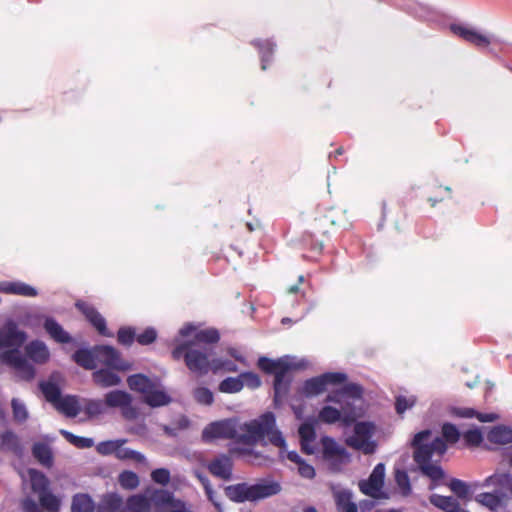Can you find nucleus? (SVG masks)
Wrapping results in <instances>:
<instances>
[{
	"instance_id": "1",
	"label": "nucleus",
	"mask_w": 512,
	"mask_h": 512,
	"mask_svg": "<svg viewBox=\"0 0 512 512\" xmlns=\"http://www.w3.org/2000/svg\"><path fill=\"white\" fill-rule=\"evenodd\" d=\"M30 487L34 494L39 498V504L31 497L26 496L20 501V507L23 512H58L60 502L50 489L48 477L41 471L29 468L27 470Z\"/></svg>"
},
{
	"instance_id": "2",
	"label": "nucleus",
	"mask_w": 512,
	"mask_h": 512,
	"mask_svg": "<svg viewBox=\"0 0 512 512\" xmlns=\"http://www.w3.org/2000/svg\"><path fill=\"white\" fill-rule=\"evenodd\" d=\"M280 482L268 477L259 479L254 484L241 482L224 487L225 496L234 503L257 502L279 494Z\"/></svg>"
},
{
	"instance_id": "3",
	"label": "nucleus",
	"mask_w": 512,
	"mask_h": 512,
	"mask_svg": "<svg viewBox=\"0 0 512 512\" xmlns=\"http://www.w3.org/2000/svg\"><path fill=\"white\" fill-rule=\"evenodd\" d=\"M257 366L264 373L274 375L273 404L275 408H280L290 391L292 376L289 372L293 368L292 365L284 358L274 360L261 356L257 361Z\"/></svg>"
},
{
	"instance_id": "4",
	"label": "nucleus",
	"mask_w": 512,
	"mask_h": 512,
	"mask_svg": "<svg viewBox=\"0 0 512 512\" xmlns=\"http://www.w3.org/2000/svg\"><path fill=\"white\" fill-rule=\"evenodd\" d=\"M174 360L183 359L188 370L198 376L211 371L213 349H204L197 343L184 341L175 346L171 352Z\"/></svg>"
},
{
	"instance_id": "5",
	"label": "nucleus",
	"mask_w": 512,
	"mask_h": 512,
	"mask_svg": "<svg viewBox=\"0 0 512 512\" xmlns=\"http://www.w3.org/2000/svg\"><path fill=\"white\" fill-rule=\"evenodd\" d=\"M432 431L429 429L416 433L411 441L413 459L417 465L430 462L433 455L442 457L447 451V445L441 437L431 440Z\"/></svg>"
},
{
	"instance_id": "6",
	"label": "nucleus",
	"mask_w": 512,
	"mask_h": 512,
	"mask_svg": "<svg viewBox=\"0 0 512 512\" xmlns=\"http://www.w3.org/2000/svg\"><path fill=\"white\" fill-rule=\"evenodd\" d=\"M347 380L343 372H326L304 381L298 393L305 398H313L323 393L328 385H339Z\"/></svg>"
},
{
	"instance_id": "7",
	"label": "nucleus",
	"mask_w": 512,
	"mask_h": 512,
	"mask_svg": "<svg viewBox=\"0 0 512 512\" xmlns=\"http://www.w3.org/2000/svg\"><path fill=\"white\" fill-rule=\"evenodd\" d=\"M104 401L108 408H119L125 420L133 421L139 416L138 408L133 405V397L127 391H109L104 395Z\"/></svg>"
},
{
	"instance_id": "8",
	"label": "nucleus",
	"mask_w": 512,
	"mask_h": 512,
	"mask_svg": "<svg viewBox=\"0 0 512 512\" xmlns=\"http://www.w3.org/2000/svg\"><path fill=\"white\" fill-rule=\"evenodd\" d=\"M322 456L329 463L330 469L334 472L341 470L344 464L350 461V454L337 441L330 436L321 438Z\"/></svg>"
},
{
	"instance_id": "9",
	"label": "nucleus",
	"mask_w": 512,
	"mask_h": 512,
	"mask_svg": "<svg viewBox=\"0 0 512 512\" xmlns=\"http://www.w3.org/2000/svg\"><path fill=\"white\" fill-rule=\"evenodd\" d=\"M202 439L209 442L213 439H232L238 443L237 422L234 419L215 421L207 425L202 432Z\"/></svg>"
},
{
	"instance_id": "10",
	"label": "nucleus",
	"mask_w": 512,
	"mask_h": 512,
	"mask_svg": "<svg viewBox=\"0 0 512 512\" xmlns=\"http://www.w3.org/2000/svg\"><path fill=\"white\" fill-rule=\"evenodd\" d=\"M96 351H98V362L108 368L117 371H128L132 369V364L123 360L120 352L113 346L96 345Z\"/></svg>"
},
{
	"instance_id": "11",
	"label": "nucleus",
	"mask_w": 512,
	"mask_h": 512,
	"mask_svg": "<svg viewBox=\"0 0 512 512\" xmlns=\"http://www.w3.org/2000/svg\"><path fill=\"white\" fill-rule=\"evenodd\" d=\"M385 479V465L378 463L367 480H361L359 482L360 491L367 496L374 499L381 497V489L384 485Z\"/></svg>"
},
{
	"instance_id": "12",
	"label": "nucleus",
	"mask_w": 512,
	"mask_h": 512,
	"mask_svg": "<svg viewBox=\"0 0 512 512\" xmlns=\"http://www.w3.org/2000/svg\"><path fill=\"white\" fill-rule=\"evenodd\" d=\"M370 429L371 426L367 422L357 423L354 427L355 435L346 440L347 445L356 450H362L365 454L373 453L375 450V444L368 441L371 433Z\"/></svg>"
},
{
	"instance_id": "13",
	"label": "nucleus",
	"mask_w": 512,
	"mask_h": 512,
	"mask_svg": "<svg viewBox=\"0 0 512 512\" xmlns=\"http://www.w3.org/2000/svg\"><path fill=\"white\" fill-rule=\"evenodd\" d=\"M75 307L84 315L86 320L98 331L100 335L105 337L113 336L107 328L106 320L92 304L83 300H78L75 303Z\"/></svg>"
},
{
	"instance_id": "14",
	"label": "nucleus",
	"mask_w": 512,
	"mask_h": 512,
	"mask_svg": "<svg viewBox=\"0 0 512 512\" xmlns=\"http://www.w3.org/2000/svg\"><path fill=\"white\" fill-rule=\"evenodd\" d=\"M207 469L213 476L229 481L233 475V460L226 454H219L208 463Z\"/></svg>"
},
{
	"instance_id": "15",
	"label": "nucleus",
	"mask_w": 512,
	"mask_h": 512,
	"mask_svg": "<svg viewBox=\"0 0 512 512\" xmlns=\"http://www.w3.org/2000/svg\"><path fill=\"white\" fill-rule=\"evenodd\" d=\"M450 30L463 40L473 44L478 48L487 47L491 40L486 35L479 33L477 30L473 28L466 27L461 24H451Z\"/></svg>"
},
{
	"instance_id": "16",
	"label": "nucleus",
	"mask_w": 512,
	"mask_h": 512,
	"mask_svg": "<svg viewBox=\"0 0 512 512\" xmlns=\"http://www.w3.org/2000/svg\"><path fill=\"white\" fill-rule=\"evenodd\" d=\"M26 338V333L19 330L15 323H9L4 329L0 330V349L18 348L25 342Z\"/></svg>"
},
{
	"instance_id": "17",
	"label": "nucleus",
	"mask_w": 512,
	"mask_h": 512,
	"mask_svg": "<svg viewBox=\"0 0 512 512\" xmlns=\"http://www.w3.org/2000/svg\"><path fill=\"white\" fill-rule=\"evenodd\" d=\"M318 418L321 422L326 424H334L338 421H342L347 426L353 424L356 420V416L353 412H346L344 410L342 413L339 409L329 405L322 407L319 411Z\"/></svg>"
},
{
	"instance_id": "18",
	"label": "nucleus",
	"mask_w": 512,
	"mask_h": 512,
	"mask_svg": "<svg viewBox=\"0 0 512 512\" xmlns=\"http://www.w3.org/2000/svg\"><path fill=\"white\" fill-rule=\"evenodd\" d=\"M0 292L24 297H36L38 295L36 288L22 281H1Z\"/></svg>"
},
{
	"instance_id": "19",
	"label": "nucleus",
	"mask_w": 512,
	"mask_h": 512,
	"mask_svg": "<svg viewBox=\"0 0 512 512\" xmlns=\"http://www.w3.org/2000/svg\"><path fill=\"white\" fill-rule=\"evenodd\" d=\"M240 429L245 431V433H238V443L240 444L254 445L258 439L265 435L257 420L244 423Z\"/></svg>"
},
{
	"instance_id": "20",
	"label": "nucleus",
	"mask_w": 512,
	"mask_h": 512,
	"mask_svg": "<svg viewBox=\"0 0 512 512\" xmlns=\"http://www.w3.org/2000/svg\"><path fill=\"white\" fill-rule=\"evenodd\" d=\"M43 327L57 343L68 344L73 342V337L53 317H45Z\"/></svg>"
},
{
	"instance_id": "21",
	"label": "nucleus",
	"mask_w": 512,
	"mask_h": 512,
	"mask_svg": "<svg viewBox=\"0 0 512 512\" xmlns=\"http://www.w3.org/2000/svg\"><path fill=\"white\" fill-rule=\"evenodd\" d=\"M73 361L80 367L86 370H93L97 366L98 362V351H96V345L89 348H80L72 355Z\"/></svg>"
},
{
	"instance_id": "22",
	"label": "nucleus",
	"mask_w": 512,
	"mask_h": 512,
	"mask_svg": "<svg viewBox=\"0 0 512 512\" xmlns=\"http://www.w3.org/2000/svg\"><path fill=\"white\" fill-rule=\"evenodd\" d=\"M126 381L132 391L141 393L143 397L150 392V389L158 386L156 381L142 373L129 375Z\"/></svg>"
},
{
	"instance_id": "23",
	"label": "nucleus",
	"mask_w": 512,
	"mask_h": 512,
	"mask_svg": "<svg viewBox=\"0 0 512 512\" xmlns=\"http://www.w3.org/2000/svg\"><path fill=\"white\" fill-rule=\"evenodd\" d=\"M430 503L444 512H469L463 509L459 501L452 496H443L440 494H432L429 497Z\"/></svg>"
},
{
	"instance_id": "24",
	"label": "nucleus",
	"mask_w": 512,
	"mask_h": 512,
	"mask_svg": "<svg viewBox=\"0 0 512 512\" xmlns=\"http://www.w3.org/2000/svg\"><path fill=\"white\" fill-rule=\"evenodd\" d=\"M28 357L37 364H45L50 358L47 345L40 340L30 342L26 347Z\"/></svg>"
},
{
	"instance_id": "25",
	"label": "nucleus",
	"mask_w": 512,
	"mask_h": 512,
	"mask_svg": "<svg viewBox=\"0 0 512 512\" xmlns=\"http://www.w3.org/2000/svg\"><path fill=\"white\" fill-rule=\"evenodd\" d=\"M219 340V331L215 328H208L196 331L194 333L193 339L186 341L189 343H197V345L204 349H212L210 345L217 343Z\"/></svg>"
},
{
	"instance_id": "26",
	"label": "nucleus",
	"mask_w": 512,
	"mask_h": 512,
	"mask_svg": "<svg viewBox=\"0 0 512 512\" xmlns=\"http://www.w3.org/2000/svg\"><path fill=\"white\" fill-rule=\"evenodd\" d=\"M54 407L57 411L69 418L76 417L81 411L78 398L74 395L63 396Z\"/></svg>"
},
{
	"instance_id": "27",
	"label": "nucleus",
	"mask_w": 512,
	"mask_h": 512,
	"mask_svg": "<svg viewBox=\"0 0 512 512\" xmlns=\"http://www.w3.org/2000/svg\"><path fill=\"white\" fill-rule=\"evenodd\" d=\"M112 370L107 367L95 371L93 373V381L103 388L118 386L121 384V378Z\"/></svg>"
},
{
	"instance_id": "28",
	"label": "nucleus",
	"mask_w": 512,
	"mask_h": 512,
	"mask_svg": "<svg viewBox=\"0 0 512 512\" xmlns=\"http://www.w3.org/2000/svg\"><path fill=\"white\" fill-rule=\"evenodd\" d=\"M504 498L505 494L503 492L495 490L494 492L480 493L475 497V500L491 511H497L503 505Z\"/></svg>"
},
{
	"instance_id": "29",
	"label": "nucleus",
	"mask_w": 512,
	"mask_h": 512,
	"mask_svg": "<svg viewBox=\"0 0 512 512\" xmlns=\"http://www.w3.org/2000/svg\"><path fill=\"white\" fill-rule=\"evenodd\" d=\"M353 493L349 489L334 492V499L339 512H358L356 503L352 501Z\"/></svg>"
},
{
	"instance_id": "30",
	"label": "nucleus",
	"mask_w": 512,
	"mask_h": 512,
	"mask_svg": "<svg viewBox=\"0 0 512 512\" xmlns=\"http://www.w3.org/2000/svg\"><path fill=\"white\" fill-rule=\"evenodd\" d=\"M33 457L44 467L53 466V453L50 446L43 442H36L32 446Z\"/></svg>"
},
{
	"instance_id": "31",
	"label": "nucleus",
	"mask_w": 512,
	"mask_h": 512,
	"mask_svg": "<svg viewBox=\"0 0 512 512\" xmlns=\"http://www.w3.org/2000/svg\"><path fill=\"white\" fill-rule=\"evenodd\" d=\"M157 387L150 389V392L143 397V401L152 408L166 406L172 401L168 393L164 390H159Z\"/></svg>"
},
{
	"instance_id": "32",
	"label": "nucleus",
	"mask_w": 512,
	"mask_h": 512,
	"mask_svg": "<svg viewBox=\"0 0 512 512\" xmlns=\"http://www.w3.org/2000/svg\"><path fill=\"white\" fill-rule=\"evenodd\" d=\"M487 439L494 444L512 443V429L505 425H497L488 432Z\"/></svg>"
},
{
	"instance_id": "33",
	"label": "nucleus",
	"mask_w": 512,
	"mask_h": 512,
	"mask_svg": "<svg viewBox=\"0 0 512 512\" xmlns=\"http://www.w3.org/2000/svg\"><path fill=\"white\" fill-rule=\"evenodd\" d=\"M95 503L86 493H77L72 497L71 512H94Z\"/></svg>"
},
{
	"instance_id": "34",
	"label": "nucleus",
	"mask_w": 512,
	"mask_h": 512,
	"mask_svg": "<svg viewBox=\"0 0 512 512\" xmlns=\"http://www.w3.org/2000/svg\"><path fill=\"white\" fill-rule=\"evenodd\" d=\"M449 489L456 495L457 498L470 501L472 499V490L469 484L458 478H451L446 483Z\"/></svg>"
},
{
	"instance_id": "35",
	"label": "nucleus",
	"mask_w": 512,
	"mask_h": 512,
	"mask_svg": "<svg viewBox=\"0 0 512 512\" xmlns=\"http://www.w3.org/2000/svg\"><path fill=\"white\" fill-rule=\"evenodd\" d=\"M252 44L258 48L260 56H261V68L262 70L267 69V65L272 60V55L274 53L275 43L270 40H255Z\"/></svg>"
},
{
	"instance_id": "36",
	"label": "nucleus",
	"mask_w": 512,
	"mask_h": 512,
	"mask_svg": "<svg viewBox=\"0 0 512 512\" xmlns=\"http://www.w3.org/2000/svg\"><path fill=\"white\" fill-rule=\"evenodd\" d=\"M123 499L117 493H108L103 496L97 512H116L122 506Z\"/></svg>"
},
{
	"instance_id": "37",
	"label": "nucleus",
	"mask_w": 512,
	"mask_h": 512,
	"mask_svg": "<svg viewBox=\"0 0 512 512\" xmlns=\"http://www.w3.org/2000/svg\"><path fill=\"white\" fill-rule=\"evenodd\" d=\"M126 508L131 512H149L151 509L149 497L142 494L132 495L126 501Z\"/></svg>"
},
{
	"instance_id": "38",
	"label": "nucleus",
	"mask_w": 512,
	"mask_h": 512,
	"mask_svg": "<svg viewBox=\"0 0 512 512\" xmlns=\"http://www.w3.org/2000/svg\"><path fill=\"white\" fill-rule=\"evenodd\" d=\"M40 390L43 393L45 399L55 406L58 401L62 398L60 387L51 381H42L39 384Z\"/></svg>"
},
{
	"instance_id": "39",
	"label": "nucleus",
	"mask_w": 512,
	"mask_h": 512,
	"mask_svg": "<svg viewBox=\"0 0 512 512\" xmlns=\"http://www.w3.org/2000/svg\"><path fill=\"white\" fill-rule=\"evenodd\" d=\"M244 388V383L241 380V373L236 377H227L223 379L219 385L218 390L222 393L234 394L240 392Z\"/></svg>"
},
{
	"instance_id": "40",
	"label": "nucleus",
	"mask_w": 512,
	"mask_h": 512,
	"mask_svg": "<svg viewBox=\"0 0 512 512\" xmlns=\"http://www.w3.org/2000/svg\"><path fill=\"white\" fill-rule=\"evenodd\" d=\"M150 504L155 505L157 507H162L166 505H176V501H174L173 494L164 489H156L149 496Z\"/></svg>"
},
{
	"instance_id": "41",
	"label": "nucleus",
	"mask_w": 512,
	"mask_h": 512,
	"mask_svg": "<svg viewBox=\"0 0 512 512\" xmlns=\"http://www.w3.org/2000/svg\"><path fill=\"white\" fill-rule=\"evenodd\" d=\"M418 467L421 473L427 476L435 484L445 477V471L442 467L440 465L432 464L431 461L420 464Z\"/></svg>"
},
{
	"instance_id": "42",
	"label": "nucleus",
	"mask_w": 512,
	"mask_h": 512,
	"mask_svg": "<svg viewBox=\"0 0 512 512\" xmlns=\"http://www.w3.org/2000/svg\"><path fill=\"white\" fill-rule=\"evenodd\" d=\"M298 433L302 442V450L307 454H311L312 449L308 448L305 442H312L316 437L314 424L311 422H304L300 425Z\"/></svg>"
},
{
	"instance_id": "43",
	"label": "nucleus",
	"mask_w": 512,
	"mask_h": 512,
	"mask_svg": "<svg viewBox=\"0 0 512 512\" xmlns=\"http://www.w3.org/2000/svg\"><path fill=\"white\" fill-rule=\"evenodd\" d=\"M105 401L101 399H87L83 408L88 418H95L105 412Z\"/></svg>"
},
{
	"instance_id": "44",
	"label": "nucleus",
	"mask_w": 512,
	"mask_h": 512,
	"mask_svg": "<svg viewBox=\"0 0 512 512\" xmlns=\"http://www.w3.org/2000/svg\"><path fill=\"white\" fill-rule=\"evenodd\" d=\"M60 434L72 445L77 448H91L94 445V441L92 438L82 437L74 435L73 433L67 430H61Z\"/></svg>"
},
{
	"instance_id": "45",
	"label": "nucleus",
	"mask_w": 512,
	"mask_h": 512,
	"mask_svg": "<svg viewBox=\"0 0 512 512\" xmlns=\"http://www.w3.org/2000/svg\"><path fill=\"white\" fill-rule=\"evenodd\" d=\"M220 371L235 373L238 371V366L234 361L229 359L213 358L211 372L217 374Z\"/></svg>"
},
{
	"instance_id": "46",
	"label": "nucleus",
	"mask_w": 512,
	"mask_h": 512,
	"mask_svg": "<svg viewBox=\"0 0 512 512\" xmlns=\"http://www.w3.org/2000/svg\"><path fill=\"white\" fill-rule=\"evenodd\" d=\"M19 448L17 436L12 431H5L0 435V449L2 451H16Z\"/></svg>"
},
{
	"instance_id": "47",
	"label": "nucleus",
	"mask_w": 512,
	"mask_h": 512,
	"mask_svg": "<svg viewBox=\"0 0 512 512\" xmlns=\"http://www.w3.org/2000/svg\"><path fill=\"white\" fill-rule=\"evenodd\" d=\"M126 442L125 439L102 441L97 444L96 450L101 455H116L117 448Z\"/></svg>"
},
{
	"instance_id": "48",
	"label": "nucleus",
	"mask_w": 512,
	"mask_h": 512,
	"mask_svg": "<svg viewBox=\"0 0 512 512\" xmlns=\"http://www.w3.org/2000/svg\"><path fill=\"white\" fill-rule=\"evenodd\" d=\"M115 456L120 460H134L137 463H145L146 461V457L141 452L122 446L117 448Z\"/></svg>"
},
{
	"instance_id": "49",
	"label": "nucleus",
	"mask_w": 512,
	"mask_h": 512,
	"mask_svg": "<svg viewBox=\"0 0 512 512\" xmlns=\"http://www.w3.org/2000/svg\"><path fill=\"white\" fill-rule=\"evenodd\" d=\"M136 331L133 327L124 326L120 327L117 332V341L119 344L130 347L136 340Z\"/></svg>"
},
{
	"instance_id": "50",
	"label": "nucleus",
	"mask_w": 512,
	"mask_h": 512,
	"mask_svg": "<svg viewBox=\"0 0 512 512\" xmlns=\"http://www.w3.org/2000/svg\"><path fill=\"white\" fill-rule=\"evenodd\" d=\"M0 357L3 363L14 369L17 368L20 365V363L24 360V357L21 355L18 348L3 351Z\"/></svg>"
},
{
	"instance_id": "51",
	"label": "nucleus",
	"mask_w": 512,
	"mask_h": 512,
	"mask_svg": "<svg viewBox=\"0 0 512 512\" xmlns=\"http://www.w3.org/2000/svg\"><path fill=\"white\" fill-rule=\"evenodd\" d=\"M119 484L122 488L132 490L139 485V477L133 471H123L118 478Z\"/></svg>"
},
{
	"instance_id": "52",
	"label": "nucleus",
	"mask_w": 512,
	"mask_h": 512,
	"mask_svg": "<svg viewBox=\"0 0 512 512\" xmlns=\"http://www.w3.org/2000/svg\"><path fill=\"white\" fill-rule=\"evenodd\" d=\"M441 438L446 444H455L460 439V432L454 424L447 422L442 425Z\"/></svg>"
},
{
	"instance_id": "53",
	"label": "nucleus",
	"mask_w": 512,
	"mask_h": 512,
	"mask_svg": "<svg viewBox=\"0 0 512 512\" xmlns=\"http://www.w3.org/2000/svg\"><path fill=\"white\" fill-rule=\"evenodd\" d=\"M195 401L202 405H211L214 402V395L207 387H197L193 391Z\"/></svg>"
},
{
	"instance_id": "54",
	"label": "nucleus",
	"mask_w": 512,
	"mask_h": 512,
	"mask_svg": "<svg viewBox=\"0 0 512 512\" xmlns=\"http://www.w3.org/2000/svg\"><path fill=\"white\" fill-rule=\"evenodd\" d=\"M415 396L398 395L395 398V410L397 414L402 415L406 410L411 409L416 404Z\"/></svg>"
},
{
	"instance_id": "55",
	"label": "nucleus",
	"mask_w": 512,
	"mask_h": 512,
	"mask_svg": "<svg viewBox=\"0 0 512 512\" xmlns=\"http://www.w3.org/2000/svg\"><path fill=\"white\" fill-rule=\"evenodd\" d=\"M11 407L13 411V417L15 421L19 423H23L28 418V411L26 409V406L23 402H21L17 398H13L11 401Z\"/></svg>"
},
{
	"instance_id": "56",
	"label": "nucleus",
	"mask_w": 512,
	"mask_h": 512,
	"mask_svg": "<svg viewBox=\"0 0 512 512\" xmlns=\"http://www.w3.org/2000/svg\"><path fill=\"white\" fill-rule=\"evenodd\" d=\"M395 481L398 487L401 489V493L404 496H407L411 492L410 479L405 470H396L395 472Z\"/></svg>"
},
{
	"instance_id": "57",
	"label": "nucleus",
	"mask_w": 512,
	"mask_h": 512,
	"mask_svg": "<svg viewBox=\"0 0 512 512\" xmlns=\"http://www.w3.org/2000/svg\"><path fill=\"white\" fill-rule=\"evenodd\" d=\"M15 370L17 372L18 377L25 381H30L35 376L34 366L31 363H29L25 358L20 363V365L17 368H15Z\"/></svg>"
},
{
	"instance_id": "58",
	"label": "nucleus",
	"mask_w": 512,
	"mask_h": 512,
	"mask_svg": "<svg viewBox=\"0 0 512 512\" xmlns=\"http://www.w3.org/2000/svg\"><path fill=\"white\" fill-rule=\"evenodd\" d=\"M339 393L349 398L361 399L363 396V387L357 383H348L339 389Z\"/></svg>"
},
{
	"instance_id": "59",
	"label": "nucleus",
	"mask_w": 512,
	"mask_h": 512,
	"mask_svg": "<svg viewBox=\"0 0 512 512\" xmlns=\"http://www.w3.org/2000/svg\"><path fill=\"white\" fill-rule=\"evenodd\" d=\"M512 477L509 473L494 474L487 477L483 483V486H507L510 484Z\"/></svg>"
},
{
	"instance_id": "60",
	"label": "nucleus",
	"mask_w": 512,
	"mask_h": 512,
	"mask_svg": "<svg viewBox=\"0 0 512 512\" xmlns=\"http://www.w3.org/2000/svg\"><path fill=\"white\" fill-rule=\"evenodd\" d=\"M241 380L243 381L244 386L252 390L258 389L262 384L259 375L251 371L242 372Z\"/></svg>"
},
{
	"instance_id": "61",
	"label": "nucleus",
	"mask_w": 512,
	"mask_h": 512,
	"mask_svg": "<svg viewBox=\"0 0 512 512\" xmlns=\"http://www.w3.org/2000/svg\"><path fill=\"white\" fill-rule=\"evenodd\" d=\"M463 438L468 446H478L483 441L482 432L477 428L467 430Z\"/></svg>"
},
{
	"instance_id": "62",
	"label": "nucleus",
	"mask_w": 512,
	"mask_h": 512,
	"mask_svg": "<svg viewBox=\"0 0 512 512\" xmlns=\"http://www.w3.org/2000/svg\"><path fill=\"white\" fill-rule=\"evenodd\" d=\"M157 338V332L153 327L146 328L142 333L136 336V341L140 345H150Z\"/></svg>"
},
{
	"instance_id": "63",
	"label": "nucleus",
	"mask_w": 512,
	"mask_h": 512,
	"mask_svg": "<svg viewBox=\"0 0 512 512\" xmlns=\"http://www.w3.org/2000/svg\"><path fill=\"white\" fill-rule=\"evenodd\" d=\"M275 423H276L275 415L272 412L264 413L260 417V420L258 421V424L261 425L262 429L264 430L265 435L266 434L268 435V434H270V432H272V430L275 427Z\"/></svg>"
},
{
	"instance_id": "64",
	"label": "nucleus",
	"mask_w": 512,
	"mask_h": 512,
	"mask_svg": "<svg viewBox=\"0 0 512 512\" xmlns=\"http://www.w3.org/2000/svg\"><path fill=\"white\" fill-rule=\"evenodd\" d=\"M152 480L160 485H167L170 481V471L166 468H157L151 473Z\"/></svg>"
}]
</instances>
